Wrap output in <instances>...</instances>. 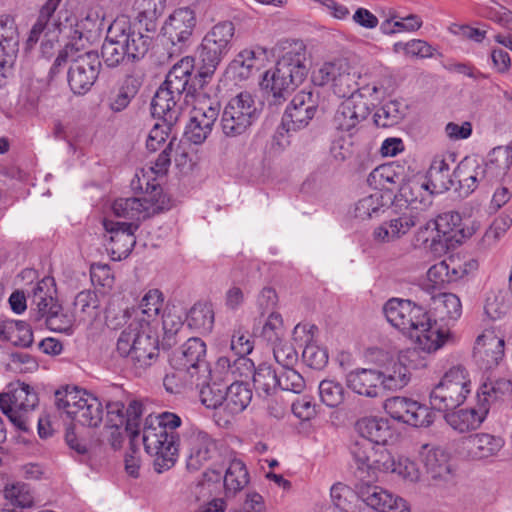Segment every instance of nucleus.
Returning a JSON list of instances; mask_svg holds the SVG:
<instances>
[{"mask_svg":"<svg viewBox=\"0 0 512 512\" xmlns=\"http://www.w3.org/2000/svg\"><path fill=\"white\" fill-rule=\"evenodd\" d=\"M383 313L412 342L416 351L433 354L451 337L449 329L438 325L429 311L411 300L391 298L384 304Z\"/></svg>","mask_w":512,"mask_h":512,"instance_id":"1","label":"nucleus"},{"mask_svg":"<svg viewBox=\"0 0 512 512\" xmlns=\"http://www.w3.org/2000/svg\"><path fill=\"white\" fill-rule=\"evenodd\" d=\"M182 424L181 418L172 412L148 415L142 427L145 451L155 457V470L161 473L176 462L179 438L175 430Z\"/></svg>","mask_w":512,"mask_h":512,"instance_id":"2","label":"nucleus"},{"mask_svg":"<svg viewBox=\"0 0 512 512\" xmlns=\"http://www.w3.org/2000/svg\"><path fill=\"white\" fill-rule=\"evenodd\" d=\"M283 51L275 67L263 74L260 83L274 98H285L308 75L306 46L302 41L287 42Z\"/></svg>","mask_w":512,"mask_h":512,"instance_id":"3","label":"nucleus"},{"mask_svg":"<svg viewBox=\"0 0 512 512\" xmlns=\"http://www.w3.org/2000/svg\"><path fill=\"white\" fill-rule=\"evenodd\" d=\"M350 452L357 468L363 472L394 474L406 483L420 481L422 473L417 462L407 455L396 457L388 449L375 450L369 443H353Z\"/></svg>","mask_w":512,"mask_h":512,"instance_id":"4","label":"nucleus"},{"mask_svg":"<svg viewBox=\"0 0 512 512\" xmlns=\"http://www.w3.org/2000/svg\"><path fill=\"white\" fill-rule=\"evenodd\" d=\"M418 352L411 348L400 350L397 354L373 347L368 349L367 358L380 367L378 373L383 390L396 392L406 387L411 380V368H415Z\"/></svg>","mask_w":512,"mask_h":512,"instance_id":"5","label":"nucleus"},{"mask_svg":"<svg viewBox=\"0 0 512 512\" xmlns=\"http://www.w3.org/2000/svg\"><path fill=\"white\" fill-rule=\"evenodd\" d=\"M117 352L128 358L137 368L150 366L158 356L157 330L149 324L131 321L117 340Z\"/></svg>","mask_w":512,"mask_h":512,"instance_id":"6","label":"nucleus"},{"mask_svg":"<svg viewBox=\"0 0 512 512\" xmlns=\"http://www.w3.org/2000/svg\"><path fill=\"white\" fill-rule=\"evenodd\" d=\"M59 410L82 426L97 427L103 420V404L93 393L77 386H66L55 393Z\"/></svg>","mask_w":512,"mask_h":512,"instance_id":"7","label":"nucleus"},{"mask_svg":"<svg viewBox=\"0 0 512 512\" xmlns=\"http://www.w3.org/2000/svg\"><path fill=\"white\" fill-rule=\"evenodd\" d=\"M205 356L206 344L200 338L188 339L182 345L181 350L175 353L170 360L175 372L165 377L166 389L174 392L169 387L173 379H178L182 385L199 384L201 379H206L209 369Z\"/></svg>","mask_w":512,"mask_h":512,"instance_id":"8","label":"nucleus"},{"mask_svg":"<svg viewBox=\"0 0 512 512\" xmlns=\"http://www.w3.org/2000/svg\"><path fill=\"white\" fill-rule=\"evenodd\" d=\"M61 2L62 0H46L27 39L30 47L40 41L44 56L51 55L55 45L60 42L62 33L72 31L71 19L62 12L55 14Z\"/></svg>","mask_w":512,"mask_h":512,"instance_id":"9","label":"nucleus"},{"mask_svg":"<svg viewBox=\"0 0 512 512\" xmlns=\"http://www.w3.org/2000/svg\"><path fill=\"white\" fill-rule=\"evenodd\" d=\"M70 61L68 84L75 94H85L98 78L101 62L96 53L80 52L76 48L65 45L53 64V70Z\"/></svg>","mask_w":512,"mask_h":512,"instance_id":"10","label":"nucleus"},{"mask_svg":"<svg viewBox=\"0 0 512 512\" xmlns=\"http://www.w3.org/2000/svg\"><path fill=\"white\" fill-rule=\"evenodd\" d=\"M472 391L469 372L462 366L450 368L429 394L432 409L446 411L462 405Z\"/></svg>","mask_w":512,"mask_h":512,"instance_id":"11","label":"nucleus"},{"mask_svg":"<svg viewBox=\"0 0 512 512\" xmlns=\"http://www.w3.org/2000/svg\"><path fill=\"white\" fill-rule=\"evenodd\" d=\"M184 103L191 107L190 120L184 135L189 142L202 144L211 133L219 115V103L205 93H187Z\"/></svg>","mask_w":512,"mask_h":512,"instance_id":"12","label":"nucleus"},{"mask_svg":"<svg viewBox=\"0 0 512 512\" xmlns=\"http://www.w3.org/2000/svg\"><path fill=\"white\" fill-rule=\"evenodd\" d=\"M38 404L37 393L28 384L11 382L6 391L0 393V409L20 430L29 428L30 415Z\"/></svg>","mask_w":512,"mask_h":512,"instance_id":"13","label":"nucleus"},{"mask_svg":"<svg viewBox=\"0 0 512 512\" xmlns=\"http://www.w3.org/2000/svg\"><path fill=\"white\" fill-rule=\"evenodd\" d=\"M255 97L249 92H240L232 97L224 107L221 116V129L226 137L244 134L258 118Z\"/></svg>","mask_w":512,"mask_h":512,"instance_id":"14","label":"nucleus"},{"mask_svg":"<svg viewBox=\"0 0 512 512\" xmlns=\"http://www.w3.org/2000/svg\"><path fill=\"white\" fill-rule=\"evenodd\" d=\"M108 32L125 49L131 60L143 58L153 40V32H147L143 25H139L127 15L117 16L109 25Z\"/></svg>","mask_w":512,"mask_h":512,"instance_id":"15","label":"nucleus"},{"mask_svg":"<svg viewBox=\"0 0 512 512\" xmlns=\"http://www.w3.org/2000/svg\"><path fill=\"white\" fill-rule=\"evenodd\" d=\"M495 399L496 391L493 384L484 383L477 391L476 407L452 410L445 414L444 419L449 427L458 433L477 430L485 421Z\"/></svg>","mask_w":512,"mask_h":512,"instance_id":"16","label":"nucleus"},{"mask_svg":"<svg viewBox=\"0 0 512 512\" xmlns=\"http://www.w3.org/2000/svg\"><path fill=\"white\" fill-rule=\"evenodd\" d=\"M234 34L235 26L231 21L219 22L205 34L200 45V58L205 64V71L199 73L201 77L214 73L230 51Z\"/></svg>","mask_w":512,"mask_h":512,"instance_id":"17","label":"nucleus"},{"mask_svg":"<svg viewBox=\"0 0 512 512\" xmlns=\"http://www.w3.org/2000/svg\"><path fill=\"white\" fill-rule=\"evenodd\" d=\"M382 408L394 421L413 428H427L434 422L432 407L410 397H389L383 402Z\"/></svg>","mask_w":512,"mask_h":512,"instance_id":"18","label":"nucleus"},{"mask_svg":"<svg viewBox=\"0 0 512 512\" xmlns=\"http://www.w3.org/2000/svg\"><path fill=\"white\" fill-rule=\"evenodd\" d=\"M106 409V427L114 430L111 432L114 438L113 446L122 442L124 433L127 434L132 441L139 435L140 403L132 401L128 408H125L121 401H111L107 403Z\"/></svg>","mask_w":512,"mask_h":512,"instance_id":"19","label":"nucleus"},{"mask_svg":"<svg viewBox=\"0 0 512 512\" xmlns=\"http://www.w3.org/2000/svg\"><path fill=\"white\" fill-rule=\"evenodd\" d=\"M139 198H119L112 204V212L117 217L139 221L170 207L169 197H157L151 192L142 191Z\"/></svg>","mask_w":512,"mask_h":512,"instance_id":"20","label":"nucleus"},{"mask_svg":"<svg viewBox=\"0 0 512 512\" xmlns=\"http://www.w3.org/2000/svg\"><path fill=\"white\" fill-rule=\"evenodd\" d=\"M357 433L363 438L359 442L369 443L375 450H381L387 445L394 444L399 433L389 419L381 416H365L357 420L355 424ZM355 443H358L356 441Z\"/></svg>","mask_w":512,"mask_h":512,"instance_id":"21","label":"nucleus"},{"mask_svg":"<svg viewBox=\"0 0 512 512\" xmlns=\"http://www.w3.org/2000/svg\"><path fill=\"white\" fill-rule=\"evenodd\" d=\"M197 25V16L194 8L184 6L174 9L166 18L162 31L164 37L172 45L180 48L190 41Z\"/></svg>","mask_w":512,"mask_h":512,"instance_id":"22","label":"nucleus"},{"mask_svg":"<svg viewBox=\"0 0 512 512\" xmlns=\"http://www.w3.org/2000/svg\"><path fill=\"white\" fill-rule=\"evenodd\" d=\"M103 227L108 234L107 250L111 258L116 261L127 258L136 243L134 233L138 225L134 222H119L104 218Z\"/></svg>","mask_w":512,"mask_h":512,"instance_id":"23","label":"nucleus"},{"mask_svg":"<svg viewBox=\"0 0 512 512\" xmlns=\"http://www.w3.org/2000/svg\"><path fill=\"white\" fill-rule=\"evenodd\" d=\"M176 139L169 140L166 148L158 155L153 165L141 168L135 174V179L132 182L134 189L140 191H147L153 193L157 197H168L163 193L162 188L157 182V177L164 175L171 163V151L173 150Z\"/></svg>","mask_w":512,"mask_h":512,"instance_id":"24","label":"nucleus"},{"mask_svg":"<svg viewBox=\"0 0 512 512\" xmlns=\"http://www.w3.org/2000/svg\"><path fill=\"white\" fill-rule=\"evenodd\" d=\"M184 445L187 449V468L194 471L206 464L216 450L214 439L196 426H191L186 430Z\"/></svg>","mask_w":512,"mask_h":512,"instance_id":"25","label":"nucleus"},{"mask_svg":"<svg viewBox=\"0 0 512 512\" xmlns=\"http://www.w3.org/2000/svg\"><path fill=\"white\" fill-rule=\"evenodd\" d=\"M319 104L318 94L312 90H301L294 95L283 116L287 130L305 127L313 119Z\"/></svg>","mask_w":512,"mask_h":512,"instance_id":"26","label":"nucleus"},{"mask_svg":"<svg viewBox=\"0 0 512 512\" xmlns=\"http://www.w3.org/2000/svg\"><path fill=\"white\" fill-rule=\"evenodd\" d=\"M369 114L368 102L360 99V94H352L339 104L333 119L334 125L337 130L353 135Z\"/></svg>","mask_w":512,"mask_h":512,"instance_id":"27","label":"nucleus"},{"mask_svg":"<svg viewBox=\"0 0 512 512\" xmlns=\"http://www.w3.org/2000/svg\"><path fill=\"white\" fill-rule=\"evenodd\" d=\"M505 445L500 436L490 433H476L462 441L461 455L468 461L488 462L498 456Z\"/></svg>","mask_w":512,"mask_h":512,"instance_id":"28","label":"nucleus"},{"mask_svg":"<svg viewBox=\"0 0 512 512\" xmlns=\"http://www.w3.org/2000/svg\"><path fill=\"white\" fill-rule=\"evenodd\" d=\"M269 51L262 46L241 50L227 68L229 77L237 81L247 80L269 62Z\"/></svg>","mask_w":512,"mask_h":512,"instance_id":"29","label":"nucleus"},{"mask_svg":"<svg viewBox=\"0 0 512 512\" xmlns=\"http://www.w3.org/2000/svg\"><path fill=\"white\" fill-rule=\"evenodd\" d=\"M418 455L432 480L446 482L452 479L451 457L445 448L438 445L423 444L419 449Z\"/></svg>","mask_w":512,"mask_h":512,"instance_id":"30","label":"nucleus"},{"mask_svg":"<svg viewBox=\"0 0 512 512\" xmlns=\"http://www.w3.org/2000/svg\"><path fill=\"white\" fill-rule=\"evenodd\" d=\"M359 497L377 512H410V506L403 497L377 485L362 487Z\"/></svg>","mask_w":512,"mask_h":512,"instance_id":"31","label":"nucleus"},{"mask_svg":"<svg viewBox=\"0 0 512 512\" xmlns=\"http://www.w3.org/2000/svg\"><path fill=\"white\" fill-rule=\"evenodd\" d=\"M184 97L185 95L176 94L175 90L162 84L151 103L152 115L167 124L176 123L181 111L190 107L184 103Z\"/></svg>","mask_w":512,"mask_h":512,"instance_id":"32","label":"nucleus"},{"mask_svg":"<svg viewBox=\"0 0 512 512\" xmlns=\"http://www.w3.org/2000/svg\"><path fill=\"white\" fill-rule=\"evenodd\" d=\"M435 221L444 252H447L453 242H460L462 239L472 236L479 229L477 222H473L471 227L461 228V216L457 212L443 213L436 217Z\"/></svg>","mask_w":512,"mask_h":512,"instance_id":"33","label":"nucleus"},{"mask_svg":"<svg viewBox=\"0 0 512 512\" xmlns=\"http://www.w3.org/2000/svg\"><path fill=\"white\" fill-rule=\"evenodd\" d=\"M73 23V21L71 20ZM102 25V17L96 10H89L85 17L81 18L74 25L72 31L62 33L60 40L67 39L65 45L76 48L77 51L85 48L86 43L96 36Z\"/></svg>","mask_w":512,"mask_h":512,"instance_id":"34","label":"nucleus"},{"mask_svg":"<svg viewBox=\"0 0 512 512\" xmlns=\"http://www.w3.org/2000/svg\"><path fill=\"white\" fill-rule=\"evenodd\" d=\"M454 176L464 196L473 193L481 183L487 184L483 163L476 157H465L456 167Z\"/></svg>","mask_w":512,"mask_h":512,"instance_id":"35","label":"nucleus"},{"mask_svg":"<svg viewBox=\"0 0 512 512\" xmlns=\"http://www.w3.org/2000/svg\"><path fill=\"white\" fill-rule=\"evenodd\" d=\"M345 382L352 392L367 398H377L383 390L377 369H354L347 373Z\"/></svg>","mask_w":512,"mask_h":512,"instance_id":"36","label":"nucleus"},{"mask_svg":"<svg viewBox=\"0 0 512 512\" xmlns=\"http://www.w3.org/2000/svg\"><path fill=\"white\" fill-rule=\"evenodd\" d=\"M0 30L5 33L0 35V48L3 56L0 55V88L5 85L8 76L11 74L13 60L17 51L16 29L8 16L0 17Z\"/></svg>","mask_w":512,"mask_h":512,"instance_id":"37","label":"nucleus"},{"mask_svg":"<svg viewBox=\"0 0 512 512\" xmlns=\"http://www.w3.org/2000/svg\"><path fill=\"white\" fill-rule=\"evenodd\" d=\"M315 326L310 324H297L293 330L296 341L306 343L302 356L305 363L313 369H322L328 363V352L326 348L312 343V330Z\"/></svg>","mask_w":512,"mask_h":512,"instance_id":"38","label":"nucleus"},{"mask_svg":"<svg viewBox=\"0 0 512 512\" xmlns=\"http://www.w3.org/2000/svg\"><path fill=\"white\" fill-rule=\"evenodd\" d=\"M355 94H360V99L367 101L369 108L380 101L385 94L382 69L376 66L363 68V74Z\"/></svg>","mask_w":512,"mask_h":512,"instance_id":"39","label":"nucleus"},{"mask_svg":"<svg viewBox=\"0 0 512 512\" xmlns=\"http://www.w3.org/2000/svg\"><path fill=\"white\" fill-rule=\"evenodd\" d=\"M195 68V59L190 56H185L177 61L169 70L164 85L170 89L175 90L176 94L186 95L192 93L189 82ZM193 93H197L193 91Z\"/></svg>","mask_w":512,"mask_h":512,"instance_id":"40","label":"nucleus"},{"mask_svg":"<svg viewBox=\"0 0 512 512\" xmlns=\"http://www.w3.org/2000/svg\"><path fill=\"white\" fill-rule=\"evenodd\" d=\"M487 184L502 181L512 165V151L506 147L494 148L486 161H482Z\"/></svg>","mask_w":512,"mask_h":512,"instance_id":"41","label":"nucleus"},{"mask_svg":"<svg viewBox=\"0 0 512 512\" xmlns=\"http://www.w3.org/2000/svg\"><path fill=\"white\" fill-rule=\"evenodd\" d=\"M163 302V293L159 289L148 290L139 302L134 321L149 324V326L157 330Z\"/></svg>","mask_w":512,"mask_h":512,"instance_id":"42","label":"nucleus"},{"mask_svg":"<svg viewBox=\"0 0 512 512\" xmlns=\"http://www.w3.org/2000/svg\"><path fill=\"white\" fill-rule=\"evenodd\" d=\"M166 0H134L132 11L134 20L143 25L147 32H155L156 21L165 9Z\"/></svg>","mask_w":512,"mask_h":512,"instance_id":"43","label":"nucleus"},{"mask_svg":"<svg viewBox=\"0 0 512 512\" xmlns=\"http://www.w3.org/2000/svg\"><path fill=\"white\" fill-rule=\"evenodd\" d=\"M0 341H6L15 346L29 347L33 343V332L24 321L0 320Z\"/></svg>","mask_w":512,"mask_h":512,"instance_id":"44","label":"nucleus"},{"mask_svg":"<svg viewBox=\"0 0 512 512\" xmlns=\"http://www.w3.org/2000/svg\"><path fill=\"white\" fill-rule=\"evenodd\" d=\"M419 286L427 294L434 295L449 286L448 262L446 260L433 264L421 279Z\"/></svg>","mask_w":512,"mask_h":512,"instance_id":"45","label":"nucleus"},{"mask_svg":"<svg viewBox=\"0 0 512 512\" xmlns=\"http://www.w3.org/2000/svg\"><path fill=\"white\" fill-rule=\"evenodd\" d=\"M188 326L200 334L210 333L214 325V310L210 303L199 302L190 309L187 318Z\"/></svg>","mask_w":512,"mask_h":512,"instance_id":"46","label":"nucleus"},{"mask_svg":"<svg viewBox=\"0 0 512 512\" xmlns=\"http://www.w3.org/2000/svg\"><path fill=\"white\" fill-rule=\"evenodd\" d=\"M74 314L78 322L92 321L98 315L100 300L95 291H80L74 299Z\"/></svg>","mask_w":512,"mask_h":512,"instance_id":"47","label":"nucleus"},{"mask_svg":"<svg viewBox=\"0 0 512 512\" xmlns=\"http://www.w3.org/2000/svg\"><path fill=\"white\" fill-rule=\"evenodd\" d=\"M248 483L249 473L244 462L240 459L231 460L224 475L226 494L235 495L243 490Z\"/></svg>","mask_w":512,"mask_h":512,"instance_id":"48","label":"nucleus"},{"mask_svg":"<svg viewBox=\"0 0 512 512\" xmlns=\"http://www.w3.org/2000/svg\"><path fill=\"white\" fill-rule=\"evenodd\" d=\"M433 308L441 320H457L462 315V303L454 293H439L431 295Z\"/></svg>","mask_w":512,"mask_h":512,"instance_id":"49","label":"nucleus"},{"mask_svg":"<svg viewBox=\"0 0 512 512\" xmlns=\"http://www.w3.org/2000/svg\"><path fill=\"white\" fill-rule=\"evenodd\" d=\"M392 51L407 59H427L434 56L436 49L425 40L410 39L395 42Z\"/></svg>","mask_w":512,"mask_h":512,"instance_id":"50","label":"nucleus"},{"mask_svg":"<svg viewBox=\"0 0 512 512\" xmlns=\"http://www.w3.org/2000/svg\"><path fill=\"white\" fill-rule=\"evenodd\" d=\"M362 74L363 68L358 71L345 61L341 73L332 88L333 93L338 97L345 99L353 93H356Z\"/></svg>","mask_w":512,"mask_h":512,"instance_id":"51","label":"nucleus"},{"mask_svg":"<svg viewBox=\"0 0 512 512\" xmlns=\"http://www.w3.org/2000/svg\"><path fill=\"white\" fill-rule=\"evenodd\" d=\"M407 113V105L399 100L384 103L374 114L375 123L380 127H392L400 123Z\"/></svg>","mask_w":512,"mask_h":512,"instance_id":"52","label":"nucleus"},{"mask_svg":"<svg viewBox=\"0 0 512 512\" xmlns=\"http://www.w3.org/2000/svg\"><path fill=\"white\" fill-rule=\"evenodd\" d=\"M225 410L231 414L242 412L252 399L251 390L243 383L234 382L225 387Z\"/></svg>","mask_w":512,"mask_h":512,"instance_id":"53","label":"nucleus"},{"mask_svg":"<svg viewBox=\"0 0 512 512\" xmlns=\"http://www.w3.org/2000/svg\"><path fill=\"white\" fill-rule=\"evenodd\" d=\"M414 242L424 246L435 254L445 253L435 219H430L420 225L414 235Z\"/></svg>","mask_w":512,"mask_h":512,"instance_id":"54","label":"nucleus"},{"mask_svg":"<svg viewBox=\"0 0 512 512\" xmlns=\"http://www.w3.org/2000/svg\"><path fill=\"white\" fill-rule=\"evenodd\" d=\"M430 185L436 192L448 190L452 185L449 164L442 156H435L427 173Z\"/></svg>","mask_w":512,"mask_h":512,"instance_id":"55","label":"nucleus"},{"mask_svg":"<svg viewBox=\"0 0 512 512\" xmlns=\"http://www.w3.org/2000/svg\"><path fill=\"white\" fill-rule=\"evenodd\" d=\"M4 497L12 505L20 508H29L34 504V494L26 483H7L3 490Z\"/></svg>","mask_w":512,"mask_h":512,"instance_id":"56","label":"nucleus"},{"mask_svg":"<svg viewBox=\"0 0 512 512\" xmlns=\"http://www.w3.org/2000/svg\"><path fill=\"white\" fill-rule=\"evenodd\" d=\"M253 385L259 395H271L278 388V372L270 366H259L253 374Z\"/></svg>","mask_w":512,"mask_h":512,"instance_id":"57","label":"nucleus"},{"mask_svg":"<svg viewBox=\"0 0 512 512\" xmlns=\"http://www.w3.org/2000/svg\"><path fill=\"white\" fill-rule=\"evenodd\" d=\"M45 319L46 325L50 330L66 335L74 333L76 322L78 321L74 313L64 311L60 305Z\"/></svg>","mask_w":512,"mask_h":512,"instance_id":"58","label":"nucleus"},{"mask_svg":"<svg viewBox=\"0 0 512 512\" xmlns=\"http://www.w3.org/2000/svg\"><path fill=\"white\" fill-rule=\"evenodd\" d=\"M384 202L381 192L374 191L370 195L362 197L355 205V217L360 220H368L377 217L383 211Z\"/></svg>","mask_w":512,"mask_h":512,"instance_id":"59","label":"nucleus"},{"mask_svg":"<svg viewBox=\"0 0 512 512\" xmlns=\"http://www.w3.org/2000/svg\"><path fill=\"white\" fill-rule=\"evenodd\" d=\"M330 497L333 504L331 512L342 510L343 512H352V508L357 502V494L347 485L338 482L330 489Z\"/></svg>","mask_w":512,"mask_h":512,"instance_id":"60","label":"nucleus"},{"mask_svg":"<svg viewBox=\"0 0 512 512\" xmlns=\"http://www.w3.org/2000/svg\"><path fill=\"white\" fill-rule=\"evenodd\" d=\"M345 61L346 60L344 59H335L322 63L312 73V80L314 84L318 86L331 84V87L333 88L334 83H336V79H338V76L341 73Z\"/></svg>","mask_w":512,"mask_h":512,"instance_id":"61","label":"nucleus"},{"mask_svg":"<svg viewBox=\"0 0 512 512\" xmlns=\"http://www.w3.org/2000/svg\"><path fill=\"white\" fill-rule=\"evenodd\" d=\"M318 390L321 402L328 407H338L345 399L346 391L343 385L335 380H322Z\"/></svg>","mask_w":512,"mask_h":512,"instance_id":"62","label":"nucleus"},{"mask_svg":"<svg viewBox=\"0 0 512 512\" xmlns=\"http://www.w3.org/2000/svg\"><path fill=\"white\" fill-rule=\"evenodd\" d=\"M512 225V211H504L494 219L492 224L486 230L483 236V244L485 246H493L508 231Z\"/></svg>","mask_w":512,"mask_h":512,"instance_id":"63","label":"nucleus"},{"mask_svg":"<svg viewBox=\"0 0 512 512\" xmlns=\"http://www.w3.org/2000/svg\"><path fill=\"white\" fill-rule=\"evenodd\" d=\"M101 56L104 64L110 68L119 66L126 59L130 60L125 49L111 37L108 31L101 48Z\"/></svg>","mask_w":512,"mask_h":512,"instance_id":"64","label":"nucleus"}]
</instances>
